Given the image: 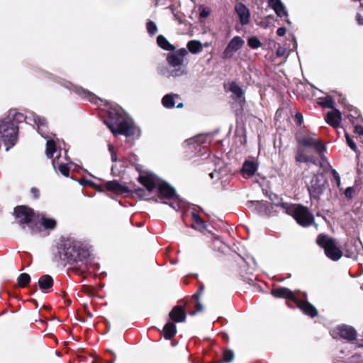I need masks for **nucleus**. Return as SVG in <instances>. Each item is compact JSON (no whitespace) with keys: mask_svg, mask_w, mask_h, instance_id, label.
Listing matches in <instances>:
<instances>
[{"mask_svg":"<svg viewBox=\"0 0 363 363\" xmlns=\"http://www.w3.org/2000/svg\"><path fill=\"white\" fill-rule=\"evenodd\" d=\"M187 54L188 52L185 48H181L174 53L169 55L167 60L174 68L167 72L161 71L162 74L167 77H179L183 75L184 70L180 66L182 65L184 58Z\"/></svg>","mask_w":363,"mask_h":363,"instance_id":"7","label":"nucleus"},{"mask_svg":"<svg viewBox=\"0 0 363 363\" xmlns=\"http://www.w3.org/2000/svg\"><path fill=\"white\" fill-rule=\"evenodd\" d=\"M307 162H311L315 165H319L320 162L318 161V159L314 156H308Z\"/></svg>","mask_w":363,"mask_h":363,"instance_id":"44","label":"nucleus"},{"mask_svg":"<svg viewBox=\"0 0 363 363\" xmlns=\"http://www.w3.org/2000/svg\"><path fill=\"white\" fill-rule=\"evenodd\" d=\"M269 6L274 11L279 17L283 18L288 16V12L281 0H269Z\"/></svg>","mask_w":363,"mask_h":363,"instance_id":"20","label":"nucleus"},{"mask_svg":"<svg viewBox=\"0 0 363 363\" xmlns=\"http://www.w3.org/2000/svg\"><path fill=\"white\" fill-rule=\"evenodd\" d=\"M345 138L348 146L354 151H357V145L347 133L345 134Z\"/></svg>","mask_w":363,"mask_h":363,"instance_id":"40","label":"nucleus"},{"mask_svg":"<svg viewBox=\"0 0 363 363\" xmlns=\"http://www.w3.org/2000/svg\"><path fill=\"white\" fill-rule=\"evenodd\" d=\"M296 118L297 119L298 122L299 123H301L302 122V121H303V116H302V114L300 113H297L296 114Z\"/></svg>","mask_w":363,"mask_h":363,"instance_id":"52","label":"nucleus"},{"mask_svg":"<svg viewBox=\"0 0 363 363\" xmlns=\"http://www.w3.org/2000/svg\"><path fill=\"white\" fill-rule=\"evenodd\" d=\"M298 143L301 144L305 147H313L319 154L320 157L324 160V152L326 148L324 144L318 138L313 136V134L308 133L306 135L301 137L298 140Z\"/></svg>","mask_w":363,"mask_h":363,"instance_id":"11","label":"nucleus"},{"mask_svg":"<svg viewBox=\"0 0 363 363\" xmlns=\"http://www.w3.org/2000/svg\"><path fill=\"white\" fill-rule=\"evenodd\" d=\"M23 121L38 125L45 123L43 117L33 112H28L24 115L16 111H10L6 118L0 121V137L6 146V151L15 145L18 139V123Z\"/></svg>","mask_w":363,"mask_h":363,"instance_id":"1","label":"nucleus"},{"mask_svg":"<svg viewBox=\"0 0 363 363\" xmlns=\"http://www.w3.org/2000/svg\"><path fill=\"white\" fill-rule=\"evenodd\" d=\"M210 141V135H199L195 138L186 140L184 145L189 147L190 152L195 151L197 153L201 151V147H205L207 144H209Z\"/></svg>","mask_w":363,"mask_h":363,"instance_id":"13","label":"nucleus"},{"mask_svg":"<svg viewBox=\"0 0 363 363\" xmlns=\"http://www.w3.org/2000/svg\"><path fill=\"white\" fill-rule=\"evenodd\" d=\"M146 28H147L148 34L150 35H154L157 32V27L155 23L152 21H147V23L146 24Z\"/></svg>","mask_w":363,"mask_h":363,"instance_id":"39","label":"nucleus"},{"mask_svg":"<svg viewBox=\"0 0 363 363\" xmlns=\"http://www.w3.org/2000/svg\"><path fill=\"white\" fill-rule=\"evenodd\" d=\"M177 94H168L163 96L162 104L167 108H172L175 105L174 98L177 97Z\"/></svg>","mask_w":363,"mask_h":363,"instance_id":"29","label":"nucleus"},{"mask_svg":"<svg viewBox=\"0 0 363 363\" xmlns=\"http://www.w3.org/2000/svg\"><path fill=\"white\" fill-rule=\"evenodd\" d=\"M244 43L245 41L241 37L235 36L233 38L223 51V58H231L243 46Z\"/></svg>","mask_w":363,"mask_h":363,"instance_id":"14","label":"nucleus"},{"mask_svg":"<svg viewBox=\"0 0 363 363\" xmlns=\"http://www.w3.org/2000/svg\"><path fill=\"white\" fill-rule=\"evenodd\" d=\"M112 114H113V113H112V112H110V113H109L110 118H111V121H113V120H114V118H113V117L111 116Z\"/></svg>","mask_w":363,"mask_h":363,"instance_id":"56","label":"nucleus"},{"mask_svg":"<svg viewBox=\"0 0 363 363\" xmlns=\"http://www.w3.org/2000/svg\"><path fill=\"white\" fill-rule=\"evenodd\" d=\"M114 362V359H113L112 361H111L109 363H113Z\"/></svg>","mask_w":363,"mask_h":363,"instance_id":"58","label":"nucleus"},{"mask_svg":"<svg viewBox=\"0 0 363 363\" xmlns=\"http://www.w3.org/2000/svg\"><path fill=\"white\" fill-rule=\"evenodd\" d=\"M192 220L193 223L191 225V227L200 232H204V230L206 229V224L205 222L201 218V217L195 212H192Z\"/></svg>","mask_w":363,"mask_h":363,"instance_id":"24","label":"nucleus"},{"mask_svg":"<svg viewBox=\"0 0 363 363\" xmlns=\"http://www.w3.org/2000/svg\"><path fill=\"white\" fill-rule=\"evenodd\" d=\"M164 336L166 339H171L177 333L176 325L174 323L169 321L163 328Z\"/></svg>","mask_w":363,"mask_h":363,"instance_id":"26","label":"nucleus"},{"mask_svg":"<svg viewBox=\"0 0 363 363\" xmlns=\"http://www.w3.org/2000/svg\"><path fill=\"white\" fill-rule=\"evenodd\" d=\"M247 43L248 45L252 49H257L261 46L260 40L255 36L249 38Z\"/></svg>","mask_w":363,"mask_h":363,"instance_id":"38","label":"nucleus"},{"mask_svg":"<svg viewBox=\"0 0 363 363\" xmlns=\"http://www.w3.org/2000/svg\"><path fill=\"white\" fill-rule=\"evenodd\" d=\"M308 155H306L303 149H298L296 155V161L299 163L307 162Z\"/></svg>","mask_w":363,"mask_h":363,"instance_id":"37","label":"nucleus"},{"mask_svg":"<svg viewBox=\"0 0 363 363\" xmlns=\"http://www.w3.org/2000/svg\"><path fill=\"white\" fill-rule=\"evenodd\" d=\"M56 152V144L52 140H48L46 143V155L48 158L52 159V166L55 170L58 169L59 172L64 176L68 177L69 169L67 167L68 164L70 162L69 160L67 158V153L65 151V157L62 159L61 157V150L60 151L59 156L53 158L54 153Z\"/></svg>","mask_w":363,"mask_h":363,"instance_id":"6","label":"nucleus"},{"mask_svg":"<svg viewBox=\"0 0 363 363\" xmlns=\"http://www.w3.org/2000/svg\"><path fill=\"white\" fill-rule=\"evenodd\" d=\"M38 286L40 290L45 291L53 286V279L50 275L45 274L38 279Z\"/></svg>","mask_w":363,"mask_h":363,"instance_id":"25","label":"nucleus"},{"mask_svg":"<svg viewBox=\"0 0 363 363\" xmlns=\"http://www.w3.org/2000/svg\"><path fill=\"white\" fill-rule=\"evenodd\" d=\"M30 281V277L27 273H22L18 277V284L21 287H25Z\"/></svg>","mask_w":363,"mask_h":363,"instance_id":"35","label":"nucleus"},{"mask_svg":"<svg viewBox=\"0 0 363 363\" xmlns=\"http://www.w3.org/2000/svg\"><path fill=\"white\" fill-rule=\"evenodd\" d=\"M216 242H220V243H221V241H220V240H218V239L216 238L214 245H216Z\"/></svg>","mask_w":363,"mask_h":363,"instance_id":"55","label":"nucleus"},{"mask_svg":"<svg viewBox=\"0 0 363 363\" xmlns=\"http://www.w3.org/2000/svg\"><path fill=\"white\" fill-rule=\"evenodd\" d=\"M62 260L69 264H76L82 272L88 267V258L90 255L87 249L83 247L82 244L74 240H67L63 245V249L60 252Z\"/></svg>","mask_w":363,"mask_h":363,"instance_id":"3","label":"nucleus"},{"mask_svg":"<svg viewBox=\"0 0 363 363\" xmlns=\"http://www.w3.org/2000/svg\"><path fill=\"white\" fill-rule=\"evenodd\" d=\"M177 108H182L183 107V104L182 103H179L177 106Z\"/></svg>","mask_w":363,"mask_h":363,"instance_id":"54","label":"nucleus"},{"mask_svg":"<svg viewBox=\"0 0 363 363\" xmlns=\"http://www.w3.org/2000/svg\"><path fill=\"white\" fill-rule=\"evenodd\" d=\"M44 119H45V118H43ZM38 127V131L40 134L42 135L43 138H45V135H43V133L41 131L43 130L44 128L46 127V120H45V123L41 125L40 124L39 125H38L37 124H35Z\"/></svg>","mask_w":363,"mask_h":363,"instance_id":"46","label":"nucleus"},{"mask_svg":"<svg viewBox=\"0 0 363 363\" xmlns=\"http://www.w3.org/2000/svg\"><path fill=\"white\" fill-rule=\"evenodd\" d=\"M43 226L46 229H54L56 225V221L53 218H46L44 215L41 216Z\"/></svg>","mask_w":363,"mask_h":363,"instance_id":"33","label":"nucleus"},{"mask_svg":"<svg viewBox=\"0 0 363 363\" xmlns=\"http://www.w3.org/2000/svg\"><path fill=\"white\" fill-rule=\"evenodd\" d=\"M257 170V164L255 162L246 160L242 168V173L244 177H252Z\"/></svg>","mask_w":363,"mask_h":363,"instance_id":"23","label":"nucleus"},{"mask_svg":"<svg viewBox=\"0 0 363 363\" xmlns=\"http://www.w3.org/2000/svg\"><path fill=\"white\" fill-rule=\"evenodd\" d=\"M30 191H31V194H32V195H33V196L34 198H35V199L38 198V196H39V191H38V189L32 188Z\"/></svg>","mask_w":363,"mask_h":363,"instance_id":"49","label":"nucleus"},{"mask_svg":"<svg viewBox=\"0 0 363 363\" xmlns=\"http://www.w3.org/2000/svg\"><path fill=\"white\" fill-rule=\"evenodd\" d=\"M14 216L20 225H29L34 219L35 213L28 206H19L14 208Z\"/></svg>","mask_w":363,"mask_h":363,"instance_id":"12","label":"nucleus"},{"mask_svg":"<svg viewBox=\"0 0 363 363\" xmlns=\"http://www.w3.org/2000/svg\"><path fill=\"white\" fill-rule=\"evenodd\" d=\"M294 303L304 314L307 315L313 318L318 315L316 308L306 301H301L297 298Z\"/></svg>","mask_w":363,"mask_h":363,"instance_id":"18","label":"nucleus"},{"mask_svg":"<svg viewBox=\"0 0 363 363\" xmlns=\"http://www.w3.org/2000/svg\"><path fill=\"white\" fill-rule=\"evenodd\" d=\"M211 13V10L208 8L203 7L201 10L200 16L203 18H207Z\"/></svg>","mask_w":363,"mask_h":363,"instance_id":"41","label":"nucleus"},{"mask_svg":"<svg viewBox=\"0 0 363 363\" xmlns=\"http://www.w3.org/2000/svg\"><path fill=\"white\" fill-rule=\"evenodd\" d=\"M230 91L238 98L242 97L244 94L242 89L234 82L230 84Z\"/></svg>","mask_w":363,"mask_h":363,"instance_id":"34","label":"nucleus"},{"mask_svg":"<svg viewBox=\"0 0 363 363\" xmlns=\"http://www.w3.org/2000/svg\"><path fill=\"white\" fill-rule=\"evenodd\" d=\"M335 330L341 338L347 340L348 342H353L357 339V332L351 325H340L336 328Z\"/></svg>","mask_w":363,"mask_h":363,"instance_id":"15","label":"nucleus"},{"mask_svg":"<svg viewBox=\"0 0 363 363\" xmlns=\"http://www.w3.org/2000/svg\"><path fill=\"white\" fill-rule=\"evenodd\" d=\"M220 166L218 169H216L213 172L210 174V177L212 179H216L218 180H221V182H226L229 177V169L228 167L225 166L222 161L219 162Z\"/></svg>","mask_w":363,"mask_h":363,"instance_id":"17","label":"nucleus"},{"mask_svg":"<svg viewBox=\"0 0 363 363\" xmlns=\"http://www.w3.org/2000/svg\"><path fill=\"white\" fill-rule=\"evenodd\" d=\"M309 195L312 199H320L326 189L327 179L323 173H317L305 178Z\"/></svg>","mask_w":363,"mask_h":363,"instance_id":"5","label":"nucleus"},{"mask_svg":"<svg viewBox=\"0 0 363 363\" xmlns=\"http://www.w3.org/2000/svg\"><path fill=\"white\" fill-rule=\"evenodd\" d=\"M332 172H333V174L334 179H335V180L336 182V184H337V186H340V177L339 174L335 169H333Z\"/></svg>","mask_w":363,"mask_h":363,"instance_id":"45","label":"nucleus"},{"mask_svg":"<svg viewBox=\"0 0 363 363\" xmlns=\"http://www.w3.org/2000/svg\"><path fill=\"white\" fill-rule=\"evenodd\" d=\"M108 150L111 153V160L113 162H116L117 161V156H116V153L114 151V148H113V146L112 145H108Z\"/></svg>","mask_w":363,"mask_h":363,"instance_id":"42","label":"nucleus"},{"mask_svg":"<svg viewBox=\"0 0 363 363\" xmlns=\"http://www.w3.org/2000/svg\"><path fill=\"white\" fill-rule=\"evenodd\" d=\"M273 296L276 298H284L296 302L297 299L296 295L290 289L285 287H278L274 289L272 291Z\"/></svg>","mask_w":363,"mask_h":363,"instance_id":"19","label":"nucleus"},{"mask_svg":"<svg viewBox=\"0 0 363 363\" xmlns=\"http://www.w3.org/2000/svg\"><path fill=\"white\" fill-rule=\"evenodd\" d=\"M203 289H201V291L196 292L193 295V299L194 301V305H195V310L190 311L189 315H194L199 312H201L203 311V306L202 303L199 301V298L201 294Z\"/></svg>","mask_w":363,"mask_h":363,"instance_id":"28","label":"nucleus"},{"mask_svg":"<svg viewBox=\"0 0 363 363\" xmlns=\"http://www.w3.org/2000/svg\"><path fill=\"white\" fill-rule=\"evenodd\" d=\"M318 245L324 249L325 255L333 261L339 260L342 252L337 246L335 240L325 235H319L317 238Z\"/></svg>","mask_w":363,"mask_h":363,"instance_id":"8","label":"nucleus"},{"mask_svg":"<svg viewBox=\"0 0 363 363\" xmlns=\"http://www.w3.org/2000/svg\"><path fill=\"white\" fill-rule=\"evenodd\" d=\"M320 104L323 107L332 108L334 107L335 102L333 99L330 96H325L323 98H320Z\"/></svg>","mask_w":363,"mask_h":363,"instance_id":"36","label":"nucleus"},{"mask_svg":"<svg viewBox=\"0 0 363 363\" xmlns=\"http://www.w3.org/2000/svg\"><path fill=\"white\" fill-rule=\"evenodd\" d=\"M172 320L177 323L184 322L186 318V313L181 306H175L169 313Z\"/></svg>","mask_w":363,"mask_h":363,"instance_id":"22","label":"nucleus"},{"mask_svg":"<svg viewBox=\"0 0 363 363\" xmlns=\"http://www.w3.org/2000/svg\"><path fill=\"white\" fill-rule=\"evenodd\" d=\"M355 133H357L360 137L363 138V127L361 125L355 126Z\"/></svg>","mask_w":363,"mask_h":363,"instance_id":"47","label":"nucleus"},{"mask_svg":"<svg viewBox=\"0 0 363 363\" xmlns=\"http://www.w3.org/2000/svg\"><path fill=\"white\" fill-rule=\"evenodd\" d=\"M187 48L193 54H196L200 52L202 50V45L199 41L197 40H190L187 43Z\"/></svg>","mask_w":363,"mask_h":363,"instance_id":"30","label":"nucleus"},{"mask_svg":"<svg viewBox=\"0 0 363 363\" xmlns=\"http://www.w3.org/2000/svg\"><path fill=\"white\" fill-rule=\"evenodd\" d=\"M286 32V30L284 27H280L277 29V33L279 36H284Z\"/></svg>","mask_w":363,"mask_h":363,"instance_id":"48","label":"nucleus"},{"mask_svg":"<svg viewBox=\"0 0 363 363\" xmlns=\"http://www.w3.org/2000/svg\"><path fill=\"white\" fill-rule=\"evenodd\" d=\"M357 21L359 25H361V26L363 25V17L360 14L357 15Z\"/></svg>","mask_w":363,"mask_h":363,"instance_id":"51","label":"nucleus"},{"mask_svg":"<svg viewBox=\"0 0 363 363\" xmlns=\"http://www.w3.org/2000/svg\"><path fill=\"white\" fill-rule=\"evenodd\" d=\"M106 188L109 191H125V188L116 180L108 182Z\"/></svg>","mask_w":363,"mask_h":363,"instance_id":"31","label":"nucleus"},{"mask_svg":"<svg viewBox=\"0 0 363 363\" xmlns=\"http://www.w3.org/2000/svg\"><path fill=\"white\" fill-rule=\"evenodd\" d=\"M354 190L353 187H347L345 191V195L347 199H352Z\"/></svg>","mask_w":363,"mask_h":363,"instance_id":"43","label":"nucleus"},{"mask_svg":"<svg viewBox=\"0 0 363 363\" xmlns=\"http://www.w3.org/2000/svg\"><path fill=\"white\" fill-rule=\"evenodd\" d=\"M139 181L147 189L149 195L156 194L157 197L152 198L155 201L160 200L177 211L181 208L179 196L176 194L175 189L168 183L152 174L140 175Z\"/></svg>","mask_w":363,"mask_h":363,"instance_id":"2","label":"nucleus"},{"mask_svg":"<svg viewBox=\"0 0 363 363\" xmlns=\"http://www.w3.org/2000/svg\"><path fill=\"white\" fill-rule=\"evenodd\" d=\"M357 348H363V343H359L357 345Z\"/></svg>","mask_w":363,"mask_h":363,"instance_id":"53","label":"nucleus"},{"mask_svg":"<svg viewBox=\"0 0 363 363\" xmlns=\"http://www.w3.org/2000/svg\"><path fill=\"white\" fill-rule=\"evenodd\" d=\"M285 53V49L283 48H279L277 50V56H283Z\"/></svg>","mask_w":363,"mask_h":363,"instance_id":"50","label":"nucleus"},{"mask_svg":"<svg viewBox=\"0 0 363 363\" xmlns=\"http://www.w3.org/2000/svg\"><path fill=\"white\" fill-rule=\"evenodd\" d=\"M341 118V113L338 110L328 112L325 116L326 122L334 128L340 125Z\"/></svg>","mask_w":363,"mask_h":363,"instance_id":"21","label":"nucleus"},{"mask_svg":"<svg viewBox=\"0 0 363 363\" xmlns=\"http://www.w3.org/2000/svg\"><path fill=\"white\" fill-rule=\"evenodd\" d=\"M286 23H287L288 24H291V21H290V20L287 19V20H286Z\"/></svg>","mask_w":363,"mask_h":363,"instance_id":"57","label":"nucleus"},{"mask_svg":"<svg viewBox=\"0 0 363 363\" xmlns=\"http://www.w3.org/2000/svg\"><path fill=\"white\" fill-rule=\"evenodd\" d=\"M362 340H363V331H362Z\"/></svg>","mask_w":363,"mask_h":363,"instance_id":"59","label":"nucleus"},{"mask_svg":"<svg viewBox=\"0 0 363 363\" xmlns=\"http://www.w3.org/2000/svg\"><path fill=\"white\" fill-rule=\"evenodd\" d=\"M234 359V352L233 350H227L223 353L222 359L218 360L216 363H230Z\"/></svg>","mask_w":363,"mask_h":363,"instance_id":"32","label":"nucleus"},{"mask_svg":"<svg viewBox=\"0 0 363 363\" xmlns=\"http://www.w3.org/2000/svg\"><path fill=\"white\" fill-rule=\"evenodd\" d=\"M235 11L239 17L241 25L245 26L250 23V12L245 4L240 2L236 4Z\"/></svg>","mask_w":363,"mask_h":363,"instance_id":"16","label":"nucleus"},{"mask_svg":"<svg viewBox=\"0 0 363 363\" xmlns=\"http://www.w3.org/2000/svg\"><path fill=\"white\" fill-rule=\"evenodd\" d=\"M118 117L116 121L108 122L106 121V125L114 135H124L125 136H131L134 134V125L130 120L122 118L121 115L118 114Z\"/></svg>","mask_w":363,"mask_h":363,"instance_id":"9","label":"nucleus"},{"mask_svg":"<svg viewBox=\"0 0 363 363\" xmlns=\"http://www.w3.org/2000/svg\"><path fill=\"white\" fill-rule=\"evenodd\" d=\"M157 43L159 47L167 51H173L175 48L162 35L157 36Z\"/></svg>","mask_w":363,"mask_h":363,"instance_id":"27","label":"nucleus"},{"mask_svg":"<svg viewBox=\"0 0 363 363\" xmlns=\"http://www.w3.org/2000/svg\"><path fill=\"white\" fill-rule=\"evenodd\" d=\"M50 78L53 79V80L60 85L65 86V88L68 89L69 90L76 93L79 96L87 99L89 101H90L92 103H96L97 100H100L92 92H90L87 90L84 89L82 87H79L77 86H75L72 84L70 82L67 81L65 79H61L60 77H55L51 74H48Z\"/></svg>","mask_w":363,"mask_h":363,"instance_id":"10","label":"nucleus"},{"mask_svg":"<svg viewBox=\"0 0 363 363\" xmlns=\"http://www.w3.org/2000/svg\"><path fill=\"white\" fill-rule=\"evenodd\" d=\"M286 213L293 216L296 222L301 226L306 227L313 222V216L308 209L303 206L281 202L276 204Z\"/></svg>","mask_w":363,"mask_h":363,"instance_id":"4","label":"nucleus"}]
</instances>
